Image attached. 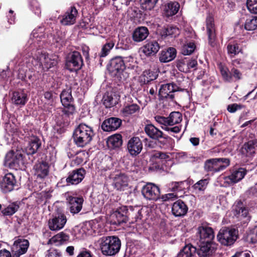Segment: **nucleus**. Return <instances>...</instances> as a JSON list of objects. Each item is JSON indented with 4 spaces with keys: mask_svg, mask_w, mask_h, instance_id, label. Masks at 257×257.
<instances>
[{
    "mask_svg": "<svg viewBox=\"0 0 257 257\" xmlns=\"http://www.w3.org/2000/svg\"><path fill=\"white\" fill-rule=\"evenodd\" d=\"M100 249L103 255L112 256L120 250L121 241L115 236H103L99 240Z\"/></svg>",
    "mask_w": 257,
    "mask_h": 257,
    "instance_id": "f257e3e1",
    "label": "nucleus"
},
{
    "mask_svg": "<svg viewBox=\"0 0 257 257\" xmlns=\"http://www.w3.org/2000/svg\"><path fill=\"white\" fill-rule=\"evenodd\" d=\"M94 136L92 127L84 123L80 124L73 133V140L79 147H84L90 143Z\"/></svg>",
    "mask_w": 257,
    "mask_h": 257,
    "instance_id": "f03ea898",
    "label": "nucleus"
},
{
    "mask_svg": "<svg viewBox=\"0 0 257 257\" xmlns=\"http://www.w3.org/2000/svg\"><path fill=\"white\" fill-rule=\"evenodd\" d=\"M124 62L121 57H116L110 60L107 69L111 76L122 78L121 75L126 67Z\"/></svg>",
    "mask_w": 257,
    "mask_h": 257,
    "instance_id": "7ed1b4c3",
    "label": "nucleus"
},
{
    "mask_svg": "<svg viewBox=\"0 0 257 257\" xmlns=\"http://www.w3.org/2000/svg\"><path fill=\"white\" fill-rule=\"evenodd\" d=\"M5 164L15 170L21 169L24 164L22 154L18 151L9 152L6 156Z\"/></svg>",
    "mask_w": 257,
    "mask_h": 257,
    "instance_id": "20e7f679",
    "label": "nucleus"
},
{
    "mask_svg": "<svg viewBox=\"0 0 257 257\" xmlns=\"http://www.w3.org/2000/svg\"><path fill=\"white\" fill-rule=\"evenodd\" d=\"M217 238L222 244L230 245L237 239V231L235 229L224 228L220 230Z\"/></svg>",
    "mask_w": 257,
    "mask_h": 257,
    "instance_id": "39448f33",
    "label": "nucleus"
},
{
    "mask_svg": "<svg viewBox=\"0 0 257 257\" xmlns=\"http://www.w3.org/2000/svg\"><path fill=\"white\" fill-rule=\"evenodd\" d=\"M174 82L166 83L161 85L159 91V95L162 98H166L168 100L173 101L174 99V93L177 91H182Z\"/></svg>",
    "mask_w": 257,
    "mask_h": 257,
    "instance_id": "423d86ee",
    "label": "nucleus"
},
{
    "mask_svg": "<svg viewBox=\"0 0 257 257\" xmlns=\"http://www.w3.org/2000/svg\"><path fill=\"white\" fill-rule=\"evenodd\" d=\"M83 64L80 53L77 51H74L70 54L66 61V66L70 71H76L82 67Z\"/></svg>",
    "mask_w": 257,
    "mask_h": 257,
    "instance_id": "0eeeda50",
    "label": "nucleus"
},
{
    "mask_svg": "<svg viewBox=\"0 0 257 257\" xmlns=\"http://www.w3.org/2000/svg\"><path fill=\"white\" fill-rule=\"evenodd\" d=\"M127 212L126 206L119 207L110 214L111 223L113 224L119 225L121 223L126 222L127 220Z\"/></svg>",
    "mask_w": 257,
    "mask_h": 257,
    "instance_id": "6e6552de",
    "label": "nucleus"
},
{
    "mask_svg": "<svg viewBox=\"0 0 257 257\" xmlns=\"http://www.w3.org/2000/svg\"><path fill=\"white\" fill-rule=\"evenodd\" d=\"M66 222L67 218L65 215L63 213H58L48 220V227L52 231H57L62 229Z\"/></svg>",
    "mask_w": 257,
    "mask_h": 257,
    "instance_id": "1a4fd4ad",
    "label": "nucleus"
},
{
    "mask_svg": "<svg viewBox=\"0 0 257 257\" xmlns=\"http://www.w3.org/2000/svg\"><path fill=\"white\" fill-rule=\"evenodd\" d=\"M142 194L148 200H157L160 197L159 188L152 183H147L142 189Z\"/></svg>",
    "mask_w": 257,
    "mask_h": 257,
    "instance_id": "9d476101",
    "label": "nucleus"
},
{
    "mask_svg": "<svg viewBox=\"0 0 257 257\" xmlns=\"http://www.w3.org/2000/svg\"><path fill=\"white\" fill-rule=\"evenodd\" d=\"M29 246L28 240L19 238L16 240L12 247L14 251L13 257H20L22 254L26 252Z\"/></svg>",
    "mask_w": 257,
    "mask_h": 257,
    "instance_id": "9b49d317",
    "label": "nucleus"
},
{
    "mask_svg": "<svg viewBox=\"0 0 257 257\" xmlns=\"http://www.w3.org/2000/svg\"><path fill=\"white\" fill-rule=\"evenodd\" d=\"M16 180L12 173H8L3 178L1 182V188L3 192L7 193L12 191L16 186Z\"/></svg>",
    "mask_w": 257,
    "mask_h": 257,
    "instance_id": "f8f14e48",
    "label": "nucleus"
},
{
    "mask_svg": "<svg viewBox=\"0 0 257 257\" xmlns=\"http://www.w3.org/2000/svg\"><path fill=\"white\" fill-rule=\"evenodd\" d=\"M197 64V61L196 59L185 58L177 61L176 67L179 71L187 73L189 72L191 68L196 69Z\"/></svg>",
    "mask_w": 257,
    "mask_h": 257,
    "instance_id": "ddd939ff",
    "label": "nucleus"
},
{
    "mask_svg": "<svg viewBox=\"0 0 257 257\" xmlns=\"http://www.w3.org/2000/svg\"><path fill=\"white\" fill-rule=\"evenodd\" d=\"M206 31L209 44L211 47H214L216 45L215 29L214 19L211 16L208 17L206 19Z\"/></svg>",
    "mask_w": 257,
    "mask_h": 257,
    "instance_id": "4468645a",
    "label": "nucleus"
},
{
    "mask_svg": "<svg viewBox=\"0 0 257 257\" xmlns=\"http://www.w3.org/2000/svg\"><path fill=\"white\" fill-rule=\"evenodd\" d=\"M199 248L197 250L198 254L201 257L209 255L216 248V245L212 241L207 242L206 241H199Z\"/></svg>",
    "mask_w": 257,
    "mask_h": 257,
    "instance_id": "2eb2a0df",
    "label": "nucleus"
},
{
    "mask_svg": "<svg viewBox=\"0 0 257 257\" xmlns=\"http://www.w3.org/2000/svg\"><path fill=\"white\" fill-rule=\"evenodd\" d=\"M33 170L34 175L37 178L43 179L49 174V165L46 162H39L34 166Z\"/></svg>",
    "mask_w": 257,
    "mask_h": 257,
    "instance_id": "dca6fc26",
    "label": "nucleus"
},
{
    "mask_svg": "<svg viewBox=\"0 0 257 257\" xmlns=\"http://www.w3.org/2000/svg\"><path fill=\"white\" fill-rule=\"evenodd\" d=\"M128 152L132 156H137L142 150L143 144L138 137H133L128 142L127 145Z\"/></svg>",
    "mask_w": 257,
    "mask_h": 257,
    "instance_id": "f3484780",
    "label": "nucleus"
},
{
    "mask_svg": "<svg viewBox=\"0 0 257 257\" xmlns=\"http://www.w3.org/2000/svg\"><path fill=\"white\" fill-rule=\"evenodd\" d=\"M85 174V170L83 168L73 170L67 178L66 182L68 184L77 185L82 181Z\"/></svg>",
    "mask_w": 257,
    "mask_h": 257,
    "instance_id": "a211bd4d",
    "label": "nucleus"
},
{
    "mask_svg": "<svg viewBox=\"0 0 257 257\" xmlns=\"http://www.w3.org/2000/svg\"><path fill=\"white\" fill-rule=\"evenodd\" d=\"M78 11L75 7H71L63 16L61 23L65 26L71 25L76 22Z\"/></svg>",
    "mask_w": 257,
    "mask_h": 257,
    "instance_id": "6ab92c4d",
    "label": "nucleus"
},
{
    "mask_svg": "<svg viewBox=\"0 0 257 257\" xmlns=\"http://www.w3.org/2000/svg\"><path fill=\"white\" fill-rule=\"evenodd\" d=\"M233 214L239 219H245V221L250 220V217L248 216V209L243 206L241 201H237L233 206Z\"/></svg>",
    "mask_w": 257,
    "mask_h": 257,
    "instance_id": "aec40b11",
    "label": "nucleus"
},
{
    "mask_svg": "<svg viewBox=\"0 0 257 257\" xmlns=\"http://www.w3.org/2000/svg\"><path fill=\"white\" fill-rule=\"evenodd\" d=\"M197 234L199 235V241H212L214 237L213 229L208 226H200L198 228Z\"/></svg>",
    "mask_w": 257,
    "mask_h": 257,
    "instance_id": "412c9836",
    "label": "nucleus"
},
{
    "mask_svg": "<svg viewBox=\"0 0 257 257\" xmlns=\"http://www.w3.org/2000/svg\"><path fill=\"white\" fill-rule=\"evenodd\" d=\"M160 46L156 40H150L142 47V52L147 56L155 55L159 50Z\"/></svg>",
    "mask_w": 257,
    "mask_h": 257,
    "instance_id": "4be33fe9",
    "label": "nucleus"
},
{
    "mask_svg": "<svg viewBox=\"0 0 257 257\" xmlns=\"http://www.w3.org/2000/svg\"><path fill=\"white\" fill-rule=\"evenodd\" d=\"M121 123V120L117 117H110L103 121L101 125L102 129L106 132L115 131Z\"/></svg>",
    "mask_w": 257,
    "mask_h": 257,
    "instance_id": "5701e85b",
    "label": "nucleus"
},
{
    "mask_svg": "<svg viewBox=\"0 0 257 257\" xmlns=\"http://www.w3.org/2000/svg\"><path fill=\"white\" fill-rule=\"evenodd\" d=\"M83 201L82 197H70L68 205L70 212L73 214L79 213L82 209Z\"/></svg>",
    "mask_w": 257,
    "mask_h": 257,
    "instance_id": "b1692460",
    "label": "nucleus"
},
{
    "mask_svg": "<svg viewBox=\"0 0 257 257\" xmlns=\"http://www.w3.org/2000/svg\"><path fill=\"white\" fill-rule=\"evenodd\" d=\"M180 9V4L177 2L169 1L163 7V13L166 17L176 15Z\"/></svg>",
    "mask_w": 257,
    "mask_h": 257,
    "instance_id": "393cba45",
    "label": "nucleus"
},
{
    "mask_svg": "<svg viewBox=\"0 0 257 257\" xmlns=\"http://www.w3.org/2000/svg\"><path fill=\"white\" fill-rule=\"evenodd\" d=\"M188 209V207L185 203L179 200L173 203L172 212L175 216H182L187 213Z\"/></svg>",
    "mask_w": 257,
    "mask_h": 257,
    "instance_id": "a878e982",
    "label": "nucleus"
},
{
    "mask_svg": "<svg viewBox=\"0 0 257 257\" xmlns=\"http://www.w3.org/2000/svg\"><path fill=\"white\" fill-rule=\"evenodd\" d=\"M224 167L218 164L216 158H213L207 160L204 165V170L207 172H212L213 173L223 170Z\"/></svg>",
    "mask_w": 257,
    "mask_h": 257,
    "instance_id": "bb28decb",
    "label": "nucleus"
},
{
    "mask_svg": "<svg viewBox=\"0 0 257 257\" xmlns=\"http://www.w3.org/2000/svg\"><path fill=\"white\" fill-rule=\"evenodd\" d=\"M144 130L147 135L153 139L159 140L161 138L167 139L166 137L163 136V133L162 131L152 124L146 125Z\"/></svg>",
    "mask_w": 257,
    "mask_h": 257,
    "instance_id": "cd10ccee",
    "label": "nucleus"
},
{
    "mask_svg": "<svg viewBox=\"0 0 257 257\" xmlns=\"http://www.w3.org/2000/svg\"><path fill=\"white\" fill-rule=\"evenodd\" d=\"M149 30L147 27H140L137 28L133 34V39L137 42L145 40L149 35Z\"/></svg>",
    "mask_w": 257,
    "mask_h": 257,
    "instance_id": "c85d7f7f",
    "label": "nucleus"
},
{
    "mask_svg": "<svg viewBox=\"0 0 257 257\" xmlns=\"http://www.w3.org/2000/svg\"><path fill=\"white\" fill-rule=\"evenodd\" d=\"M176 56V50L170 47L166 50H163L160 54L159 60L161 62L167 63L173 60Z\"/></svg>",
    "mask_w": 257,
    "mask_h": 257,
    "instance_id": "c756f323",
    "label": "nucleus"
},
{
    "mask_svg": "<svg viewBox=\"0 0 257 257\" xmlns=\"http://www.w3.org/2000/svg\"><path fill=\"white\" fill-rule=\"evenodd\" d=\"M41 145L40 140L36 136L31 137L28 145L26 148L28 155H33L36 153Z\"/></svg>",
    "mask_w": 257,
    "mask_h": 257,
    "instance_id": "7c9ffc66",
    "label": "nucleus"
},
{
    "mask_svg": "<svg viewBox=\"0 0 257 257\" xmlns=\"http://www.w3.org/2000/svg\"><path fill=\"white\" fill-rule=\"evenodd\" d=\"M257 148V139L250 140L245 143L242 148V152L246 156H252L255 153Z\"/></svg>",
    "mask_w": 257,
    "mask_h": 257,
    "instance_id": "2f4dec72",
    "label": "nucleus"
},
{
    "mask_svg": "<svg viewBox=\"0 0 257 257\" xmlns=\"http://www.w3.org/2000/svg\"><path fill=\"white\" fill-rule=\"evenodd\" d=\"M28 101L27 95L23 91H16L13 93L12 103L17 105H24Z\"/></svg>",
    "mask_w": 257,
    "mask_h": 257,
    "instance_id": "473e14b6",
    "label": "nucleus"
},
{
    "mask_svg": "<svg viewBox=\"0 0 257 257\" xmlns=\"http://www.w3.org/2000/svg\"><path fill=\"white\" fill-rule=\"evenodd\" d=\"M246 171L244 168H239L237 170L234 171L232 174L226 178L230 180L229 182L235 183L242 180L246 174Z\"/></svg>",
    "mask_w": 257,
    "mask_h": 257,
    "instance_id": "72a5a7b5",
    "label": "nucleus"
},
{
    "mask_svg": "<svg viewBox=\"0 0 257 257\" xmlns=\"http://www.w3.org/2000/svg\"><path fill=\"white\" fill-rule=\"evenodd\" d=\"M209 183L208 179H203L197 181L192 187V192L194 193H203Z\"/></svg>",
    "mask_w": 257,
    "mask_h": 257,
    "instance_id": "f704fd0d",
    "label": "nucleus"
},
{
    "mask_svg": "<svg viewBox=\"0 0 257 257\" xmlns=\"http://www.w3.org/2000/svg\"><path fill=\"white\" fill-rule=\"evenodd\" d=\"M114 187L117 190H122L127 185V178L123 174L116 175L113 180Z\"/></svg>",
    "mask_w": 257,
    "mask_h": 257,
    "instance_id": "c9c22d12",
    "label": "nucleus"
},
{
    "mask_svg": "<svg viewBox=\"0 0 257 257\" xmlns=\"http://www.w3.org/2000/svg\"><path fill=\"white\" fill-rule=\"evenodd\" d=\"M69 236L63 232H60L50 238L48 244L59 245L62 244L65 241L68 240Z\"/></svg>",
    "mask_w": 257,
    "mask_h": 257,
    "instance_id": "e433bc0d",
    "label": "nucleus"
},
{
    "mask_svg": "<svg viewBox=\"0 0 257 257\" xmlns=\"http://www.w3.org/2000/svg\"><path fill=\"white\" fill-rule=\"evenodd\" d=\"M156 78L154 73L149 70L144 71L139 77V82L141 85L149 83Z\"/></svg>",
    "mask_w": 257,
    "mask_h": 257,
    "instance_id": "4c0bfd02",
    "label": "nucleus"
},
{
    "mask_svg": "<svg viewBox=\"0 0 257 257\" xmlns=\"http://www.w3.org/2000/svg\"><path fill=\"white\" fill-rule=\"evenodd\" d=\"M102 101L106 107H111L117 103V99L112 93L107 92L103 96Z\"/></svg>",
    "mask_w": 257,
    "mask_h": 257,
    "instance_id": "58836bf2",
    "label": "nucleus"
},
{
    "mask_svg": "<svg viewBox=\"0 0 257 257\" xmlns=\"http://www.w3.org/2000/svg\"><path fill=\"white\" fill-rule=\"evenodd\" d=\"M122 143L121 136L119 134L110 137L107 140L108 145L112 148H118L121 146Z\"/></svg>",
    "mask_w": 257,
    "mask_h": 257,
    "instance_id": "ea45409f",
    "label": "nucleus"
},
{
    "mask_svg": "<svg viewBox=\"0 0 257 257\" xmlns=\"http://www.w3.org/2000/svg\"><path fill=\"white\" fill-rule=\"evenodd\" d=\"M140 107L137 104H132L124 106L120 111L121 114L125 116L132 115L139 111Z\"/></svg>",
    "mask_w": 257,
    "mask_h": 257,
    "instance_id": "a19ab883",
    "label": "nucleus"
},
{
    "mask_svg": "<svg viewBox=\"0 0 257 257\" xmlns=\"http://www.w3.org/2000/svg\"><path fill=\"white\" fill-rule=\"evenodd\" d=\"M197 249L191 244L185 245L178 253L177 257H192Z\"/></svg>",
    "mask_w": 257,
    "mask_h": 257,
    "instance_id": "79ce46f5",
    "label": "nucleus"
},
{
    "mask_svg": "<svg viewBox=\"0 0 257 257\" xmlns=\"http://www.w3.org/2000/svg\"><path fill=\"white\" fill-rule=\"evenodd\" d=\"M60 98L63 106L69 105L72 100L71 90L70 89L63 90L60 95Z\"/></svg>",
    "mask_w": 257,
    "mask_h": 257,
    "instance_id": "37998d69",
    "label": "nucleus"
},
{
    "mask_svg": "<svg viewBox=\"0 0 257 257\" xmlns=\"http://www.w3.org/2000/svg\"><path fill=\"white\" fill-rule=\"evenodd\" d=\"M169 125L180 123L182 120V114L178 111H174L170 114L168 117Z\"/></svg>",
    "mask_w": 257,
    "mask_h": 257,
    "instance_id": "c03bdc74",
    "label": "nucleus"
},
{
    "mask_svg": "<svg viewBox=\"0 0 257 257\" xmlns=\"http://www.w3.org/2000/svg\"><path fill=\"white\" fill-rule=\"evenodd\" d=\"M257 28V17H252L246 20L244 29L247 31H253Z\"/></svg>",
    "mask_w": 257,
    "mask_h": 257,
    "instance_id": "a18cd8bd",
    "label": "nucleus"
},
{
    "mask_svg": "<svg viewBox=\"0 0 257 257\" xmlns=\"http://www.w3.org/2000/svg\"><path fill=\"white\" fill-rule=\"evenodd\" d=\"M195 48V45L193 42H188L182 47L181 52L184 55H189L194 52Z\"/></svg>",
    "mask_w": 257,
    "mask_h": 257,
    "instance_id": "49530a36",
    "label": "nucleus"
},
{
    "mask_svg": "<svg viewBox=\"0 0 257 257\" xmlns=\"http://www.w3.org/2000/svg\"><path fill=\"white\" fill-rule=\"evenodd\" d=\"M19 206L16 203H13L3 210L5 215L10 216L14 214L19 209Z\"/></svg>",
    "mask_w": 257,
    "mask_h": 257,
    "instance_id": "de8ad7c7",
    "label": "nucleus"
},
{
    "mask_svg": "<svg viewBox=\"0 0 257 257\" xmlns=\"http://www.w3.org/2000/svg\"><path fill=\"white\" fill-rule=\"evenodd\" d=\"M220 71L221 74L223 78V80L226 82H231L232 76L231 72H230L229 69L225 66L222 65L220 66Z\"/></svg>",
    "mask_w": 257,
    "mask_h": 257,
    "instance_id": "09e8293b",
    "label": "nucleus"
},
{
    "mask_svg": "<svg viewBox=\"0 0 257 257\" xmlns=\"http://www.w3.org/2000/svg\"><path fill=\"white\" fill-rule=\"evenodd\" d=\"M227 50L231 57L238 54L241 51L237 44H229L227 46Z\"/></svg>",
    "mask_w": 257,
    "mask_h": 257,
    "instance_id": "8fccbe9b",
    "label": "nucleus"
},
{
    "mask_svg": "<svg viewBox=\"0 0 257 257\" xmlns=\"http://www.w3.org/2000/svg\"><path fill=\"white\" fill-rule=\"evenodd\" d=\"M114 46V43L113 41H110L106 43L102 48L101 52L99 54L100 57H103L106 56Z\"/></svg>",
    "mask_w": 257,
    "mask_h": 257,
    "instance_id": "3c124183",
    "label": "nucleus"
},
{
    "mask_svg": "<svg viewBox=\"0 0 257 257\" xmlns=\"http://www.w3.org/2000/svg\"><path fill=\"white\" fill-rule=\"evenodd\" d=\"M179 32V30L178 28L172 26H168L164 29L163 35L171 36L178 35Z\"/></svg>",
    "mask_w": 257,
    "mask_h": 257,
    "instance_id": "603ef678",
    "label": "nucleus"
},
{
    "mask_svg": "<svg viewBox=\"0 0 257 257\" xmlns=\"http://www.w3.org/2000/svg\"><path fill=\"white\" fill-rule=\"evenodd\" d=\"M246 6L250 13L257 14V0H247Z\"/></svg>",
    "mask_w": 257,
    "mask_h": 257,
    "instance_id": "864d4df0",
    "label": "nucleus"
},
{
    "mask_svg": "<svg viewBox=\"0 0 257 257\" xmlns=\"http://www.w3.org/2000/svg\"><path fill=\"white\" fill-rule=\"evenodd\" d=\"M154 159H159L162 160H166L170 159L169 155L166 153L162 152H155L152 156Z\"/></svg>",
    "mask_w": 257,
    "mask_h": 257,
    "instance_id": "5fc2aeb1",
    "label": "nucleus"
},
{
    "mask_svg": "<svg viewBox=\"0 0 257 257\" xmlns=\"http://www.w3.org/2000/svg\"><path fill=\"white\" fill-rule=\"evenodd\" d=\"M42 57H44L43 63L47 68H51L56 65V62L54 60H51L48 56L46 55L42 56L41 58V60H42Z\"/></svg>",
    "mask_w": 257,
    "mask_h": 257,
    "instance_id": "6e6d98bb",
    "label": "nucleus"
},
{
    "mask_svg": "<svg viewBox=\"0 0 257 257\" xmlns=\"http://www.w3.org/2000/svg\"><path fill=\"white\" fill-rule=\"evenodd\" d=\"M155 119L159 123L162 124V126H168V125H169L168 117H165L157 115L155 117Z\"/></svg>",
    "mask_w": 257,
    "mask_h": 257,
    "instance_id": "4d7b16f0",
    "label": "nucleus"
},
{
    "mask_svg": "<svg viewBox=\"0 0 257 257\" xmlns=\"http://www.w3.org/2000/svg\"><path fill=\"white\" fill-rule=\"evenodd\" d=\"M250 242L253 243H257V226L253 228L248 235Z\"/></svg>",
    "mask_w": 257,
    "mask_h": 257,
    "instance_id": "13d9d810",
    "label": "nucleus"
},
{
    "mask_svg": "<svg viewBox=\"0 0 257 257\" xmlns=\"http://www.w3.org/2000/svg\"><path fill=\"white\" fill-rule=\"evenodd\" d=\"M64 108H63L62 111L63 113L67 116H69L71 114H72L75 111V107L72 105L71 103L69 104L68 106H64Z\"/></svg>",
    "mask_w": 257,
    "mask_h": 257,
    "instance_id": "bf43d9fd",
    "label": "nucleus"
},
{
    "mask_svg": "<svg viewBox=\"0 0 257 257\" xmlns=\"http://www.w3.org/2000/svg\"><path fill=\"white\" fill-rule=\"evenodd\" d=\"M179 157L182 159L185 162H194L195 161V158L190 155H188L185 152H182L179 154Z\"/></svg>",
    "mask_w": 257,
    "mask_h": 257,
    "instance_id": "052dcab7",
    "label": "nucleus"
},
{
    "mask_svg": "<svg viewBox=\"0 0 257 257\" xmlns=\"http://www.w3.org/2000/svg\"><path fill=\"white\" fill-rule=\"evenodd\" d=\"M182 184V182H174L169 184V189L172 192H176L181 189L180 185Z\"/></svg>",
    "mask_w": 257,
    "mask_h": 257,
    "instance_id": "680f3d73",
    "label": "nucleus"
},
{
    "mask_svg": "<svg viewBox=\"0 0 257 257\" xmlns=\"http://www.w3.org/2000/svg\"><path fill=\"white\" fill-rule=\"evenodd\" d=\"M177 195L174 193H171L162 195L161 199L163 201H168L169 200H174L176 199Z\"/></svg>",
    "mask_w": 257,
    "mask_h": 257,
    "instance_id": "e2e57ef3",
    "label": "nucleus"
},
{
    "mask_svg": "<svg viewBox=\"0 0 257 257\" xmlns=\"http://www.w3.org/2000/svg\"><path fill=\"white\" fill-rule=\"evenodd\" d=\"M216 159L218 164L224 167L223 170H224L230 164V160L228 158H216Z\"/></svg>",
    "mask_w": 257,
    "mask_h": 257,
    "instance_id": "0e129e2a",
    "label": "nucleus"
},
{
    "mask_svg": "<svg viewBox=\"0 0 257 257\" xmlns=\"http://www.w3.org/2000/svg\"><path fill=\"white\" fill-rule=\"evenodd\" d=\"M241 106L236 103H233L232 104L228 105L227 106V110L231 112L234 113L236 110L241 109Z\"/></svg>",
    "mask_w": 257,
    "mask_h": 257,
    "instance_id": "69168bd1",
    "label": "nucleus"
},
{
    "mask_svg": "<svg viewBox=\"0 0 257 257\" xmlns=\"http://www.w3.org/2000/svg\"><path fill=\"white\" fill-rule=\"evenodd\" d=\"M47 257H61L60 252L57 249H50L48 251Z\"/></svg>",
    "mask_w": 257,
    "mask_h": 257,
    "instance_id": "338daca9",
    "label": "nucleus"
},
{
    "mask_svg": "<svg viewBox=\"0 0 257 257\" xmlns=\"http://www.w3.org/2000/svg\"><path fill=\"white\" fill-rule=\"evenodd\" d=\"M162 128L168 132H171L174 133H178L181 130V127L179 126H175L172 127L168 126H162Z\"/></svg>",
    "mask_w": 257,
    "mask_h": 257,
    "instance_id": "774afa93",
    "label": "nucleus"
}]
</instances>
